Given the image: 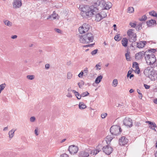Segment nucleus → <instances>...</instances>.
I'll return each mask as SVG.
<instances>
[{
  "mask_svg": "<svg viewBox=\"0 0 157 157\" xmlns=\"http://www.w3.org/2000/svg\"><path fill=\"white\" fill-rule=\"evenodd\" d=\"M146 42L145 41H140L137 43V47L139 48H142L145 45Z\"/></svg>",
  "mask_w": 157,
  "mask_h": 157,
  "instance_id": "nucleus-20",
  "label": "nucleus"
},
{
  "mask_svg": "<svg viewBox=\"0 0 157 157\" xmlns=\"http://www.w3.org/2000/svg\"><path fill=\"white\" fill-rule=\"evenodd\" d=\"M84 82L82 80L78 83V85L80 88H81L84 85Z\"/></svg>",
  "mask_w": 157,
  "mask_h": 157,
  "instance_id": "nucleus-37",
  "label": "nucleus"
},
{
  "mask_svg": "<svg viewBox=\"0 0 157 157\" xmlns=\"http://www.w3.org/2000/svg\"><path fill=\"white\" fill-rule=\"evenodd\" d=\"M107 115V114L106 113H102L101 114V117L102 118L104 119L106 117Z\"/></svg>",
  "mask_w": 157,
  "mask_h": 157,
  "instance_id": "nucleus-47",
  "label": "nucleus"
},
{
  "mask_svg": "<svg viewBox=\"0 0 157 157\" xmlns=\"http://www.w3.org/2000/svg\"><path fill=\"white\" fill-rule=\"evenodd\" d=\"M72 92H73L75 94V96L78 99H80L81 98V94L80 95L76 91L74 90H71Z\"/></svg>",
  "mask_w": 157,
  "mask_h": 157,
  "instance_id": "nucleus-23",
  "label": "nucleus"
},
{
  "mask_svg": "<svg viewBox=\"0 0 157 157\" xmlns=\"http://www.w3.org/2000/svg\"><path fill=\"white\" fill-rule=\"evenodd\" d=\"M146 122L150 125L153 126L154 127H157L156 125L155 122H151L150 121H147Z\"/></svg>",
  "mask_w": 157,
  "mask_h": 157,
  "instance_id": "nucleus-40",
  "label": "nucleus"
},
{
  "mask_svg": "<svg viewBox=\"0 0 157 157\" xmlns=\"http://www.w3.org/2000/svg\"><path fill=\"white\" fill-rule=\"evenodd\" d=\"M144 86L145 88H146V89H149L150 88V86L144 84Z\"/></svg>",
  "mask_w": 157,
  "mask_h": 157,
  "instance_id": "nucleus-59",
  "label": "nucleus"
},
{
  "mask_svg": "<svg viewBox=\"0 0 157 157\" xmlns=\"http://www.w3.org/2000/svg\"><path fill=\"white\" fill-rule=\"evenodd\" d=\"M50 68V65L49 64H47L45 65V68L46 69H48Z\"/></svg>",
  "mask_w": 157,
  "mask_h": 157,
  "instance_id": "nucleus-55",
  "label": "nucleus"
},
{
  "mask_svg": "<svg viewBox=\"0 0 157 157\" xmlns=\"http://www.w3.org/2000/svg\"><path fill=\"white\" fill-rule=\"evenodd\" d=\"M61 157H69L66 154H64L60 155Z\"/></svg>",
  "mask_w": 157,
  "mask_h": 157,
  "instance_id": "nucleus-56",
  "label": "nucleus"
},
{
  "mask_svg": "<svg viewBox=\"0 0 157 157\" xmlns=\"http://www.w3.org/2000/svg\"><path fill=\"white\" fill-rule=\"evenodd\" d=\"M149 127L151 128L152 129L155 130V131H156L155 129V128H156V127H154L152 125L151 126H149Z\"/></svg>",
  "mask_w": 157,
  "mask_h": 157,
  "instance_id": "nucleus-58",
  "label": "nucleus"
},
{
  "mask_svg": "<svg viewBox=\"0 0 157 157\" xmlns=\"http://www.w3.org/2000/svg\"><path fill=\"white\" fill-rule=\"evenodd\" d=\"M94 36L91 33H88L80 36L79 41L83 44H87L93 41Z\"/></svg>",
  "mask_w": 157,
  "mask_h": 157,
  "instance_id": "nucleus-2",
  "label": "nucleus"
},
{
  "mask_svg": "<svg viewBox=\"0 0 157 157\" xmlns=\"http://www.w3.org/2000/svg\"><path fill=\"white\" fill-rule=\"evenodd\" d=\"M13 8L15 9L20 8L22 5L21 0H14L12 3Z\"/></svg>",
  "mask_w": 157,
  "mask_h": 157,
  "instance_id": "nucleus-8",
  "label": "nucleus"
},
{
  "mask_svg": "<svg viewBox=\"0 0 157 157\" xmlns=\"http://www.w3.org/2000/svg\"><path fill=\"white\" fill-rule=\"evenodd\" d=\"M117 79H114L112 82V86L114 87H115L117 86Z\"/></svg>",
  "mask_w": 157,
  "mask_h": 157,
  "instance_id": "nucleus-29",
  "label": "nucleus"
},
{
  "mask_svg": "<svg viewBox=\"0 0 157 157\" xmlns=\"http://www.w3.org/2000/svg\"><path fill=\"white\" fill-rule=\"evenodd\" d=\"M155 71L152 67H148L144 70V73L146 76L148 77L151 74L152 71L153 72Z\"/></svg>",
  "mask_w": 157,
  "mask_h": 157,
  "instance_id": "nucleus-11",
  "label": "nucleus"
},
{
  "mask_svg": "<svg viewBox=\"0 0 157 157\" xmlns=\"http://www.w3.org/2000/svg\"><path fill=\"white\" fill-rule=\"evenodd\" d=\"M89 29V25L86 23H85L79 27L78 30L80 33L82 34L88 32Z\"/></svg>",
  "mask_w": 157,
  "mask_h": 157,
  "instance_id": "nucleus-7",
  "label": "nucleus"
},
{
  "mask_svg": "<svg viewBox=\"0 0 157 157\" xmlns=\"http://www.w3.org/2000/svg\"><path fill=\"white\" fill-rule=\"evenodd\" d=\"M51 17H52V20L58 19H59V16L54 11L52 14L51 15Z\"/></svg>",
  "mask_w": 157,
  "mask_h": 157,
  "instance_id": "nucleus-24",
  "label": "nucleus"
},
{
  "mask_svg": "<svg viewBox=\"0 0 157 157\" xmlns=\"http://www.w3.org/2000/svg\"><path fill=\"white\" fill-rule=\"evenodd\" d=\"M81 10V14L83 17L88 18L92 16L98 12V9L93 6L80 5L79 7Z\"/></svg>",
  "mask_w": 157,
  "mask_h": 157,
  "instance_id": "nucleus-1",
  "label": "nucleus"
},
{
  "mask_svg": "<svg viewBox=\"0 0 157 157\" xmlns=\"http://www.w3.org/2000/svg\"><path fill=\"white\" fill-rule=\"evenodd\" d=\"M103 4L104 7L105 9L109 10L110 8L112 6V3L109 2H103L102 3Z\"/></svg>",
  "mask_w": 157,
  "mask_h": 157,
  "instance_id": "nucleus-16",
  "label": "nucleus"
},
{
  "mask_svg": "<svg viewBox=\"0 0 157 157\" xmlns=\"http://www.w3.org/2000/svg\"><path fill=\"white\" fill-rule=\"evenodd\" d=\"M147 25L148 26H151L156 24V22L155 20L151 19L147 21Z\"/></svg>",
  "mask_w": 157,
  "mask_h": 157,
  "instance_id": "nucleus-17",
  "label": "nucleus"
},
{
  "mask_svg": "<svg viewBox=\"0 0 157 157\" xmlns=\"http://www.w3.org/2000/svg\"><path fill=\"white\" fill-rule=\"evenodd\" d=\"M93 45H94L93 44H92L87 45H86V47H91L93 46Z\"/></svg>",
  "mask_w": 157,
  "mask_h": 157,
  "instance_id": "nucleus-64",
  "label": "nucleus"
},
{
  "mask_svg": "<svg viewBox=\"0 0 157 157\" xmlns=\"http://www.w3.org/2000/svg\"><path fill=\"white\" fill-rule=\"evenodd\" d=\"M121 39L120 34H118L116 35L114 37V39L117 41H120Z\"/></svg>",
  "mask_w": 157,
  "mask_h": 157,
  "instance_id": "nucleus-32",
  "label": "nucleus"
},
{
  "mask_svg": "<svg viewBox=\"0 0 157 157\" xmlns=\"http://www.w3.org/2000/svg\"><path fill=\"white\" fill-rule=\"evenodd\" d=\"M102 150L103 151L108 155L110 154L113 151L112 148L109 145L104 147L102 148Z\"/></svg>",
  "mask_w": 157,
  "mask_h": 157,
  "instance_id": "nucleus-9",
  "label": "nucleus"
},
{
  "mask_svg": "<svg viewBox=\"0 0 157 157\" xmlns=\"http://www.w3.org/2000/svg\"><path fill=\"white\" fill-rule=\"evenodd\" d=\"M89 94V93L87 91H86L82 93L81 94V97H84L88 96Z\"/></svg>",
  "mask_w": 157,
  "mask_h": 157,
  "instance_id": "nucleus-42",
  "label": "nucleus"
},
{
  "mask_svg": "<svg viewBox=\"0 0 157 157\" xmlns=\"http://www.w3.org/2000/svg\"><path fill=\"white\" fill-rule=\"evenodd\" d=\"M38 128H36L34 131V132L36 135L37 136L39 135V133L38 132Z\"/></svg>",
  "mask_w": 157,
  "mask_h": 157,
  "instance_id": "nucleus-54",
  "label": "nucleus"
},
{
  "mask_svg": "<svg viewBox=\"0 0 157 157\" xmlns=\"http://www.w3.org/2000/svg\"><path fill=\"white\" fill-rule=\"evenodd\" d=\"M17 36L16 35H13L11 36V38L13 39H15L17 38Z\"/></svg>",
  "mask_w": 157,
  "mask_h": 157,
  "instance_id": "nucleus-61",
  "label": "nucleus"
},
{
  "mask_svg": "<svg viewBox=\"0 0 157 157\" xmlns=\"http://www.w3.org/2000/svg\"><path fill=\"white\" fill-rule=\"evenodd\" d=\"M86 106L83 102H80L79 104V108L80 109H83L86 108Z\"/></svg>",
  "mask_w": 157,
  "mask_h": 157,
  "instance_id": "nucleus-25",
  "label": "nucleus"
},
{
  "mask_svg": "<svg viewBox=\"0 0 157 157\" xmlns=\"http://www.w3.org/2000/svg\"><path fill=\"white\" fill-rule=\"evenodd\" d=\"M137 92L138 93V94L140 95V96H139V98L140 99H142V98L143 97L142 94L140 93V90L139 89L137 90Z\"/></svg>",
  "mask_w": 157,
  "mask_h": 157,
  "instance_id": "nucleus-44",
  "label": "nucleus"
},
{
  "mask_svg": "<svg viewBox=\"0 0 157 157\" xmlns=\"http://www.w3.org/2000/svg\"><path fill=\"white\" fill-rule=\"evenodd\" d=\"M144 55V52H143L137 53L135 55L136 58L138 59H141L143 56Z\"/></svg>",
  "mask_w": 157,
  "mask_h": 157,
  "instance_id": "nucleus-18",
  "label": "nucleus"
},
{
  "mask_svg": "<svg viewBox=\"0 0 157 157\" xmlns=\"http://www.w3.org/2000/svg\"><path fill=\"white\" fill-rule=\"evenodd\" d=\"M8 128L7 127H5L4 128L3 131H6L8 130Z\"/></svg>",
  "mask_w": 157,
  "mask_h": 157,
  "instance_id": "nucleus-63",
  "label": "nucleus"
},
{
  "mask_svg": "<svg viewBox=\"0 0 157 157\" xmlns=\"http://www.w3.org/2000/svg\"><path fill=\"white\" fill-rule=\"evenodd\" d=\"M147 19V17L146 15H144L140 19V21H145Z\"/></svg>",
  "mask_w": 157,
  "mask_h": 157,
  "instance_id": "nucleus-48",
  "label": "nucleus"
},
{
  "mask_svg": "<svg viewBox=\"0 0 157 157\" xmlns=\"http://www.w3.org/2000/svg\"><path fill=\"white\" fill-rule=\"evenodd\" d=\"M136 22H130L129 23V25L131 26V27L133 28H135L136 26Z\"/></svg>",
  "mask_w": 157,
  "mask_h": 157,
  "instance_id": "nucleus-43",
  "label": "nucleus"
},
{
  "mask_svg": "<svg viewBox=\"0 0 157 157\" xmlns=\"http://www.w3.org/2000/svg\"><path fill=\"white\" fill-rule=\"evenodd\" d=\"M4 23L5 25L9 27H11L12 25V23L8 20L4 21Z\"/></svg>",
  "mask_w": 157,
  "mask_h": 157,
  "instance_id": "nucleus-30",
  "label": "nucleus"
},
{
  "mask_svg": "<svg viewBox=\"0 0 157 157\" xmlns=\"http://www.w3.org/2000/svg\"><path fill=\"white\" fill-rule=\"evenodd\" d=\"M141 24L139 23L138 25H136V30H139L141 28Z\"/></svg>",
  "mask_w": 157,
  "mask_h": 157,
  "instance_id": "nucleus-45",
  "label": "nucleus"
},
{
  "mask_svg": "<svg viewBox=\"0 0 157 157\" xmlns=\"http://www.w3.org/2000/svg\"><path fill=\"white\" fill-rule=\"evenodd\" d=\"M83 73L82 71H81L78 75V77L80 78H82L83 76Z\"/></svg>",
  "mask_w": 157,
  "mask_h": 157,
  "instance_id": "nucleus-51",
  "label": "nucleus"
},
{
  "mask_svg": "<svg viewBox=\"0 0 157 157\" xmlns=\"http://www.w3.org/2000/svg\"><path fill=\"white\" fill-rule=\"evenodd\" d=\"M78 150L77 147L75 145H71L69 147V151L71 154H74L76 153Z\"/></svg>",
  "mask_w": 157,
  "mask_h": 157,
  "instance_id": "nucleus-12",
  "label": "nucleus"
},
{
  "mask_svg": "<svg viewBox=\"0 0 157 157\" xmlns=\"http://www.w3.org/2000/svg\"><path fill=\"white\" fill-rule=\"evenodd\" d=\"M100 14L103 18L107 16L106 13L103 11H101Z\"/></svg>",
  "mask_w": 157,
  "mask_h": 157,
  "instance_id": "nucleus-38",
  "label": "nucleus"
},
{
  "mask_svg": "<svg viewBox=\"0 0 157 157\" xmlns=\"http://www.w3.org/2000/svg\"><path fill=\"white\" fill-rule=\"evenodd\" d=\"M131 71H129L128 72V74L127 75V77H128L131 74Z\"/></svg>",
  "mask_w": 157,
  "mask_h": 157,
  "instance_id": "nucleus-60",
  "label": "nucleus"
},
{
  "mask_svg": "<svg viewBox=\"0 0 157 157\" xmlns=\"http://www.w3.org/2000/svg\"><path fill=\"white\" fill-rule=\"evenodd\" d=\"M149 14L150 15L153 17H156L157 16V13L154 10L149 12Z\"/></svg>",
  "mask_w": 157,
  "mask_h": 157,
  "instance_id": "nucleus-31",
  "label": "nucleus"
},
{
  "mask_svg": "<svg viewBox=\"0 0 157 157\" xmlns=\"http://www.w3.org/2000/svg\"><path fill=\"white\" fill-rule=\"evenodd\" d=\"M145 59L147 63L149 65H152L156 61L155 55L152 54L146 55Z\"/></svg>",
  "mask_w": 157,
  "mask_h": 157,
  "instance_id": "nucleus-4",
  "label": "nucleus"
},
{
  "mask_svg": "<svg viewBox=\"0 0 157 157\" xmlns=\"http://www.w3.org/2000/svg\"><path fill=\"white\" fill-rule=\"evenodd\" d=\"M72 74L71 72H68L67 73V79H71L72 77Z\"/></svg>",
  "mask_w": 157,
  "mask_h": 157,
  "instance_id": "nucleus-34",
  "label": "nucleus"
},
{
  "mask_svg": "<svg viewBox=\"0 0 157 157\" xmlns=\"http://www.w3.org/2000/svg\"><path fill=\"white\" fill-rule=\"evenodd\" d=\"M125 57L127 60L129 61L130 60V57L129 52H127V53L125 54Z\"/></svg>",
  "mask_w": 157,
  "mask_h": 157,
  "instance_id": "nucleus-36",
  "label": "nucleus"
},
{
  "mask_svg": "<svg viewBox=\"0 0 157 157\" xmlns=\"http://www.w3.org/2000/svg\"><path fill=\"white\" fill-rule=\"evenodd\" d=\"M110 131L112 135H117L121 132V129L118 126L113 125L111 127Z\"/></svg>",
  "mask_w": 157,
  "mask_h": 157,
  "instance_id": "nucleus-6",
  "label": "nucleus"
},
{
  "mask_svg": "<svg viewBox=\"0 0 157 157\" xmlns=\"http://www.w3.org/2000/svg\"><path fill=\"white\" fill-rule=\"evenodd\" d=\"M102 78L103 77L101 75L98 76L95 80V83L97 84L99 83L101 81L102 79Z\"/></svg>",
  "mask_w": 157,
  "mask_h": 157,
  "instance_id": "nucleus-27",
  "label": "nucleus"
},
{
  "mask_svg": "<svg viewBox=\"0 0 157 157\" xmlns=\"http://www.w3.org/2000/svg\"><path fill=\"white\" fill-rule=\"evenodd\" d=\"M26 78L30 80H33L35 78V76L34 75H28L26 76Z\"/></svg>",
  "mask_w": 157,
  "mask_h": 157,
  "instance_id": "nucleus-35",
  "label": "nucleus"
},
{
  "mask_svg": "<svg viewBox=\"0 0 157 157\" xmlns=\"http://www.w3.org/2000/svg\"><path fill=\"white\" fill-rule=\"evenodd\" d=\"M97 50L95 49L91 52V54L92 55H94L96 54L97 53Z\"/></svg>",
  "mask_w": 157,
  "mask_h": 157,
  "instance_id": "nucleus-52",
  "label": "nucleus"
},
{
  "mask_svg": "<svg viewBox=\"0 0 157 157\" xmlns=\"http://www.w3.org/2000/svg\"><path fill=\"white\" fill-rule=\"evenodd\" d=\"M127 34L129 36L128 40L130 42H133L136 40V34L133 32V30L129 29L128 30Z\"/></svg>",
  "mask_w": 157,
  "mask_h": 157,
  "instance_id": "nucleus-5",
  "label": "nucleus"
},
{
  "mask_svg": "<svg viewBox=\"0 0 157 157\" xmlns=\"http://www.w3.org/2000/svg\"><path fill=\"white\" fill-rule=\"evenodd\" d=\"M152 81H155L157 79V71H155L148 77Z\"/></svg>",
  "mask_w": 157,
  "mask_h": 157,
  "instance_id": "nucleus-14",
  "label": "nucleus"
},
{
  "mask_svg": "<svg viewBox=\"0 0 157 157\" xmlns=\"http://www.w3.org/2000/svg\"><path fill=\"white\" fill-rule=\"evenodd\" d=\"M95 67H96V69L97 70H99L101 69V68L99 67H101V65H100V63L96 64Z\"/></svg>",
  "mask_w": 157,
  "mask_h": 157,
  "instance_id": "nucleus-49",
  "label": "nucleus"
},
{
  "mask_svg": "<svg viewBox=\"0 0 157 157\" xmlns=\"http://www.w3.org/2000/svg\"><path fill=\"white\" fill-rule=\"evenodd\" d=\"M128 142V140L124 136L121 137L119 140V143L121 145H124Z\"/></svg>",
  "mask_w": 157,
  "mask_h": 157,
  "instance_id": "nucleus-13",
  "label": "nucleus"
},
{
  "mask_svg": "<svg viewBox=\"0 0 157 157\" xmlns=\"http://www.w3.org/2000/svg\"><path fill=\"white\" fill-rule=\"evenodd\" d=\"M16 130L12 129L9 131L8 135L9 136V138L10 139H11L14 136V132Z\"/></svg>",
  "mask_w": 157,
  "mask_h": 157,
  "instance_id": "nucleus-21",
  "label": "nucleus"
},
{
  "mask_svg": "<svg viewBox=\"0 0 157 157\" xmlns=\"http://www.w3.org/2000/svg\"><path fill=\"white\" fill-rule=\"evenodd\" d=\"M129 92L130 93H132L134 92V90L133 89H131Z\"/></svg>",
  "mask_w": 157,
  "mask_h": 157,
  "instance_id": "nucleus-62",
  "label": "nucleus"
},
{
  "mask_svg": "<svg viewBox=\"0 0 157 157\" xmlns=\"http://www.w3.org/2000/svg\"><path fill=\"white\" fill-rule=\"evenodd\" d=\"M102 17L101 16V15L100 13H97L95 15V20L97 21H100L102 19Z\"/></svg>",
  "mask_w": 157,
  "mask_h": 157,
  "instance_id": "nucleus-26",
  "label": "nucleus"
},
{
  "mask_svg": "<svg viewBox=\"0 0 157 157\" xmlns=\"http://www.w3.org/2000/svg\"><path fill=\"white\" fill-rule=\"evenodd\" d=\"M113 139V137L111 135H108L105 138V140L106 141V143L108 144H109L111 141Z\"/></svg>",
  "mask_w": 157,
  "mask_h": 157,
  "instance_id": "nucleus-22",
  "label": "nucleus"
},
{
  "mask_svg": "<svg viewBox=\"0 0 157 157\" xmlns=\"http://www.w3.org/2000/svg\"><path fill=\"white\" fill-rule=\"evenodd\" d=\"M121 43L122 45L125 47H126L128 45V39L125 37L123 38L121 40Z\"/></svg>",
  "mask_w": 157,
  "mask_h": 157,
  "instance_id": "nucleus-19",
  "label": "nucleus"
},
{
  "mask_svg": "<svg viewBox=\"0 0 157 157\" xmlns=\"http://www.w3.org/2000/svg\"><path fill=\"white\" fill-rule=\"evenodd\" d=\"M92 155H96L100 151V149L98 147L97 149H92Z\"/></svg>",
  "mask_w": 157,
  "mask_h": 157,
  "instance_id": "nucleus-28",
  "label": "nucleus"
},
{
  "mask_svg": "<svg viewBox=\"0 0 157 157\" xmlns=\"http://www.w3.org/2000/svg\"><path fill=\"white\" fill-rule=\"evenodd\" d=\"M141 124L139 122H136L135 123V125L136 126H139Z\"/></svg>",
  "mask_w": 157,
  "mask_h": 157,
  "instance_id": "nucleus-57",
  "label": "nucleus"
},
{
  "mask_svg": "<svg viewBox=\"0 0 157 157\" xmlns=\"http://www.w3.org/2000/svg\"><path fill=\"white\" fill-rule=\"evenodd\" d=\"M29 120L31 122H34L36 121V118L34 116L31 117H30Z\"/></svg>",
  "mask_w": 157,
  "mask_h": 157,
  "instance_id": "nucleus-41",
  "label": "nucleus"
},
{
  "mask_svg": "<svg viewBox=\"0 0 157 157\" xmlns=\"http://www.w3.org/2000/svg\"><path fill=\"white\" fill-rule=\"evenodd\" d=\"M134 12V9L133 7H129L128 9V12L129 13H132Z\"/></svg>",
  "mask_w": 157,
  "mask_h": 157,
  "instance_id": "nucleus-33",
  "label": "nucleus"
},
{
  "mask_svg": "<svg viewBox=\"0 0 157 157\" xmlns=\"http://www.w3.org/2000/svg\"><path fill=\"white\" fill-rule=\"evenodd\" d=\"M92 152V149L91 148H86L79 152V157H88L91 156Z\"/></svg>",
  "mask_w": 157,
  "mask_h": 157,
  "instance_id": "nucleus-3",
  "label": "nucleus"
},
{
  "mask_svg": "<svg viewBox=\"0 0 157 157\" xmlns=\"http://www.w3.org/2000/svg\"><path fill=\"white\" fill-rule=\"evenodd\" d=\"M82 71L83 73L84 72V73H86V75H87L88 73V71L87 68H85Z\"/></svg>",
  "mask_w": 157,
  "mask_h": 157,
  "instance_id": "nucleus-50",
  "label": "nucleus"
},
{
  "mask_svg": "<svg viewBox=\"0 0 157 157\" xmlns=\"http://www.w3.org/2000/svg\"><path fill=\"white\" fill-rule=\"evenodd\" d=\"M132 67L134 69V70L135 73H136L138 74L140 73V70L138 64L137 63L135 62L133 63Z\"/></svg>",
  "mask_w": 157,
  "mask_h": 157,
  "instance_id": "nucleus-15",
  "label": "nucleus"
},
{
  "mask_svg": "<svg viewBox=\"0 0 157 157\" xmlns=\"http://www.w3.org/2000/svg\"><path fill=\"white\" fill-rule=\"evenodd\" d=\"M6 85L5 83H3L1 84L0 85V90H3L5 87V86Z\"/></svg>",
  "mask_w": 157,
  "mask_h": 157,
  "instance_id": "nucleus-46",
  "label": "nucleus"
},
{
  "mask_svg": "<svg viewBox=\"0 0 157 157\" xmlns=\"http://www.w3.org/2000/svg\"><path fill=\"white\" fill-rule=\"evenodd\" d=\"M68 92L67 94L66 95V96L68 97V98H71L72 97V96L71 94V93L69 92V91H70V90L69 89H68L67 90Z\"/></svg>",
  "mask_w": 157,
  "mask_h": 157,
  "instance_id": "nucleus-39",
  "label": "nucleus"
},
{
  "mask_svg": "<svg viewBox=\"0 0 157 157\" xmlns=\"http://www.w3.org/2000/svg\"><path fill=\"white\" fill-rule=\"evenodd\" d=\"M54 30L55 32L59 33H61V31L59 29H55Z\"/></svg>",
  "mask_w": 157,
  "mask_h": 157,
  "instance_id": "nucleus-53",
  "label": "nucleus"
},
{
  "mask_svg": "<svg viewBox=\"0 0 157 157\" xmlns=\"http://www.w3.org/2000/svg\"><path fill=\"white\" fill-rule=\"evenodd\" d=\"M123 123L126 126L130 127L132 126V120L129 118L126 117L124 120Z\"/></svg>",
  "mask_w": 157,
  "mask_h": 157,
  "instance_id": "nucleus-10",
  "label": "nucleus"
}]
</instances>
